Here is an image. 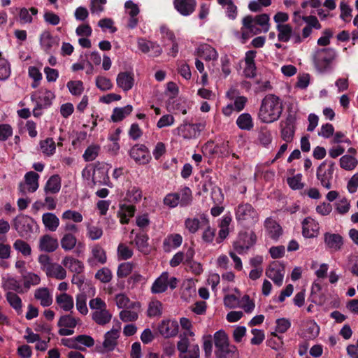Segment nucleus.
Returning a JSON list of instances; mask_svg holds the SVG:
<instances>
[{
    "instance_id": "13",
    "label": "nucleus",
    "mask_w": 358,
    "mask_h": 358,
    "mask_svg": "<svg viewBox=\"0 0 358 358\" xmlns=\"http://www.w3.org/2000/svg\"><path fill=\"white\" fill-rule=\"evenodd\" d=\"M179 358H199L200 348L198 344L190 345L185 338L177 342Z\"/></svg>"
},
{
    "instance_id": "52",
    "label": "nucleus",
    "mask_w": 358,
    "mask_h": 358,
    "mask_svg": "<svg viewBox=\"0 0 358 358\" xmlns=\"http://www.w3.org/2000/svg\"><path fill=\"white\" fill-rule=\"evenodd\" d=\"M3 287L5 290H8V292L14 291L20 294L22 292L20 282L13 277H8V278L3 281Z\"/></svg>"
},
{
    "instance_id": "34",
    "label": "nucleus",
    "mask_w": 358,
    "mask_h": 358,
    "mask_svg": "<svg viewBox=\"0 0 358 358\" xmlns=\"http://www.w3.org/2000/svg\"><path fill=\"white\" fill-rule=\"evenodd\" d=\"M320 333V327L313 320L307 321L302 331L301 336L306 340H313Z\"/></svg>"
},
{
    "instance_id": "57",
    "label": "nucleus",
    "mask_w": 358,
    "mask_h": 358,
    "mask_svg": "<svg viewBox=\"0 0 358 358\" xmlns=\"http://www.w3.org/2000/svg\"><path fill=\"white\" fill-rule=\"evenodd\" d=\"M95 84L101 91H108L113 88V85L110 79L103 76H98L95 80Z\"/></svg>"
},
{
    "instance_id": "3",
    "label": "nucleus",
    "mask_w": 358,
    "mask_h": 358,
    "mask_svg": "<svg viewBox=\"0 0 358 358\" xmlns=\"http://www.w3.org/2000/svg\"><path fill=\"white\" fill-rule=\"evenodd\" d=\"M243 28L248 29L251 35H257L262 32L268 31L270 24V16L263 13L255 17L247 15L242 20Z\"/></svg>"
},
{
    "instance_id": "60",
    "label": "nucleus",
    "mask_w": 358,
    "mask_h": 358,
    "mask_svg": "<svg viewBox=\"0 0 358 358\" xmlns=\"http://www.w3.org/2000/svg\"><path fill=\"white\" fill-rule=\"evenodd\" d=\"M112 271L107 267L99 269L95 274V278L103 283L109 282L112 280Z\"/></svg>"
},
{
    "instance_id": "33",
    "label": "nucleus",
    "mask_w": 358,
    "mask_h": 358,
    "mask_svg": "<svg viewBox=\"0 0 358 358\" xmlns=\"http://www.w3.org/2000/svg\"><path fill=\"white\" fill-rule=\"evenodd\" d=\"M217 358H238L239 354L236 347L228 343L223 348L215 350Z\"/></svg>"
},
{
    "instance_id": "24",
    "label": "nucleus",
    "mask_w": 358,
    "mask_h": 358,
    "mask_svg": "<svg viewBox=\"0 0 358 358\" xmlns=\"http://www.w3.org/2000/svg\"><path fill=\"white\" fill-rule=\"evenodd\" d=\"M62 264L74 274H80L85 269L83 262L71 255L65 256L62 260Z\"/></svg>"
},
{
    "instance_id": "12",
    "label": "nucleus",
    "mask_w": 358,
    "mask_h": 358,
    "mask_svg": "<svg viewBox=\"0 0 358 358\" xmlns=\"http://www.w3.org/2000/svg\"><path fill=\"white\" fill-rule=\"evenodd\" d=\"M43 259L48 261V257H41L40 261L43 262ZM44 269L48 277L55 278L58 280H62L67 276V272L62 264L55 262H48L43 264Z\"/></svg>"
},
{
    "instance_id": "49",
    "label": "nucleus",
    "mask_w": 358,
    "mask_h": 358,
    "mask_svg": "<svg viewBox=\"0 0 358 358\" xmlns=\"http://www.w3.org/2000/svg\"><path fill=\"white\" fill-rule=\"evenodd\" d=\"M61 180L59 176H52L46 182L45 191L52 194H55L60 190Z\"/></svg>"
},
{
    "instance_id": "9",
    "label": "nucleus",
    "mask_w": 358,
    "mask_h": 358,
    "mask_svg": "<svg viewBox=\"0 0 358 358\" xmlns=\"http://www.w3.org/2000/svg\"><path fill=\"white\" fill-rule=\"evenodd\" d=\"M335 59V52L331 48L317 50L313 56V62L316 69L324 72L330 68L331 64Z\"/></svg>"
},
{
    "instance_id": "1",
    "label": "nucleus",
    "mask_w": 358,
    "mask_h": 358,
    "mask_svg": "<svg viewBox=\"0 0 358 358\" xmlns=\"http://www.w3.org/2000/svg\"><path fill=\"white\" fill-rule=\"evenodd\" d=\"M282 111V100L274 94H267L261 101L257 118L262 123L271 124L280 119Z\"/></svg>"
},
{
    "instance_id": "29",
    "label": "nucleus",
    "mask_w": 358,
    "mask_h": 358,
    "mask_svg": "<svg viewBox=\"0 0 358 358\" xmlns=\"http://www.w3.org/2000/svg\"><path fill=\"white\" fill-rule=\"evenodd\" d=\"M266 233L272 239H278L282 234L280 225L271 217H267L264 223Z\"/></svg>"
},
{
    "instance_id": "45",
    "label": "nucleus",
    "mask_w": 358,
    "mask_h": 358,
    "mask_svg": "<svg viewBox=\"0 0 358 358\" xmlns=\"http://www.w3.org/2000/svg\"><path fill=\"white\" fill-rule=\"evenodd\" d=\"M278 39L281 42H288L292 36V27L290 24L276 25Z\"/></svg>"
},
{
    "instance_id": "25",
    "label": "nucleus",
    "mask_w": 358,
    "mask_h": 358,
    "mask_svg": "<svg viewBox=\"0 0 358 358\" xmlns=\"http://www.w3.org/2000/svg\"><path fill=\"white\" fill-rule=\"evenodd\" d=\"M40 45L45 52L50 53L58 47L59 41L50 31H45L40 36Z\"/></svg>"
},
{
    "instance_id": "27",
    "label": "nucleus",
    "mask_w": 358,
    "mask_h": 358,
    "mask_svg": "<svg viewBox=\"0 0 358 358\" xmlns=\"http://www.w3.org/2000/svg\"><path fill=\"white\" fill-rule=\"evenodd\" d=\"M256 55L257 52L255 50H249L245 52L243 73L248 78H253L256 75V65L255 63Z\"/></svg>"
},
{
    "instance_id": "55",
    "label": "nucleus",
    "mask_w": 358,
    "mask_h": 358,
    "mask_svg": "<svg viewBox=\"0 0 358 358\" xmlns=\"http://www.w3.org/2000/svg\"><path fill=\"white\" fill-rule=\"evenodd\" d=\"M272 139L273 137L271 131L266 127L261 128L258 134V141L259 143L264 147H267L271 143Z\"/></svg>"
},
{
    "instance_id": "23",
    "label": "nucleus",
    "mask_w": 358,
    "mask_h": 358,
    "mask_svg": "<svg viewBox=\"0 0 358 358\" xmlns=\"http://www.w3.org/2000/svg\"><path fill=\"white\" fill-rule=\"evenodd\" d=\"M196 55L206 61H215L218 58L217 50L210 45L201 43L198 45L195 50Z\"/></svg>"
},
{
    "instance_id": "36",
    "label": "nucleus",
    "mask_w": 358,
    "mask_h": 358,
    "mask_svg": "<svg viewBox=\"0 0 358 358\" xmlns=\"http://www.w3.org/2000/svg\"><path fill=\"white\" fill-rule=\"evenodd\" d=\"M24 178V188H26L27 190L29 192H34L38 188V179L39 175L34 171H29L27 172Z\"/></svg>"
},
{
    "instance_id": "43",
    "label": "nucleus",
    "mask_w": 358,
    "mask_h": 358,
    "mask_svg": "<svg viewBox=\"0 0 358 358\" xmlns=\"http://www.w3.org/2000/svg\"><path fill=\"white\" fill-rule=\"evenodd\" d=\"M92 258L89 263L97 262L103 264L106 262L107 257L105 250L99 245H95L92 248Z\"/></svg>"
},
{
    "instance_id": "5",
    "label": "nucleus",
    "mask_w": 358,
    "mask_h": 358,
    "mask_svg": "<svg viewBox=\"0 0 358 358\" xmlns=\"http://www.w3.org/2000/svg\"><path fill=\"white\" fill-rule=\"evenodd\" d=\"M236 222L245 226H252L259 220L257 210L249 203H241L234 210Z\"/></svg>"
},
{
    "instance_id": "18",
    "label": "nucleus",
    "mask_w": 358,
    "mask_h": 358,
    "mask_svg": "<svg viewBox=\"0 0 358 358\" xmlns=\"http://www.w3.org/2000/svg\"><path fill=\"white\" fill-rule=\"evenodd\" d=\"M79 322V319L71 315H65L59 319L57 325L59 327V334L61 336H70L74 333L73 329Z\"/></svg>"
},
{
    "instance_id": "20",
    "label": "nucleus",
    "mask_w": 358,
    "mask_h": 358,
    "mask_svg": "<svg viewBox=\"0 0 358 358\" xmlns=\"http://www.w3.org/2000/svg\"><path fill=\"white\" fill-rule=\"evenodd\" d=\"M136 207L134 204H128L120 202L117 211V216L122 224H128L130 220L134 216L136 213Z\"/></svg>"
},
{
    "instance_id": "35",
    "label": "nucleus",
    "mask_w": 358,
    "mask_h": 358,
    "mask_svg": "<svg viewBox=\"0 0 358 358\" xmlns=\"http://www.w3.org/2000/svg\"><path fill=\"white\" fill-rule=\"evenodd\" d=\"M58 248V241L50 235L43 236L40 238L39 248L42 251L51 252Z\"/></svg>"
},
{
    "instance_id": "16",
    "label": "nucleus",
    "mask_w": 358,
    "mask_h": 358,
    "mask_svg": "<svg viewBox=\"0 0 358 358\" xmlns=\"http://www.w3.org/2000/svg\"><path fill=\"white\" fill-rule=\"evenodd\" d=\"M55 98V93L45 88H41L31 95V99L36 103L37 107L40 108L49 107Z\"/></svg>"
},
{
    "instance_id": "17",
    "label": "nucleus",
    "mask_w": 358,
    "mask_h": 358,
    "mask_svg": "<svg viewBox=\"0 0 358 358\" xmlns=\"http://www.w3.org/2000/svg\"><path fill=\"white\" fill-rule=\"evenodd\" d=\"M266 275L278 287L283 282L285 266L279 262H272L266 270Z\"/></svg>"
},
{
    "instance_id": "46",
    "label": "nucleus",
    "mask_w": 358,
    "mask_h": 358,
    "mask_svg": "<svg viewBox=\"0 0 358 358\" xmlns=\"http://www.w3.org/2000/svg\"><path fill=\"white\" fill-rule=\"evenodd\" d=\"M115 301L118 308H127L129 307H137L138 302L131 301L129 297L124 294H118L115 296Z\"/></svg>"
},
{
    "instance_id": "42",
    "label": "nucleus",
    "mask_w": 358,
    "mask_h": 358,
    "mask_svg": "<svg viewBox=\"0 0 358 358\" xmlns=\"http://www.w3.org/2000/svg\"><path fill=\"white\" fill-rule=\"evenodd\" d=\"M42 221L45 228L50 231H55L59 225V218L52 213H44Z\"/></svg>"
},
{
    "instance_id": "6",
    "label": "nucleus",
    "mask_w": 358,
    "mask_h": 358,
    "mask_svg": "<svg viewBox=\"0 0 358 358\" xmlns=\"http://www.w3.org/2000/svg\"><path fill=\"white\" fill-rule=\"evenodd\" d=\"M120 325L113 327L110 330L106 331L103 335L102 344L96 346V351L99 354H106L113 351L118 344V339L120 336Z\"/></svg>"
},
{
    "instance_id": "61",
    "label": "nucleus",
    "mask_w": 358,
    "mask_h": 358,
    "mask_svg": "<svg viewBox=\"0 0 358 358\" xmlns=\"http://www.w3.org/2000/svg\"><path fill=\"white\" fill-rule=\"evenodd\" d=\"M78 345L80 347L79 350H85V347L90 348L94 345V338L88 335H79L76 337Z\"/></svg>"
},
{
    "instance_id": "10",
    "label": "nucleus",
    "mask_w": 358,
    "mask_h": 358,
    "mask_svg": "<svg viewBox=\"0 0 358 358\" xmlns=\"http://www.w3.org/2000/svg\"><path fill=\"white\" fill-rule=\"evenodd\" d=\"M257 241V236L252 231L240 233L237 240L234 243V250L240 255L246 253Z\"/></svg>"
},
{
    "instance_id": "8",
    "label": "nucleus",
    "mask_w": 358,
    "mask_h": 358,
    "mask_svg": "<svg viewBox=\"0 0 358 358\" xmlns=\"http://www.w3.org/2000/svg\"><path fill=\"white\" fill-rule=\"evenodd\" d=\"M335 170V163L325 160L317 169L316 176L321 185L329 189L331 188V180Z\"/></svg>"
},
{
    "instance_id": "40",
    "label": "nucleus",
    "mask_w": 358,
    "mask_h": 358,
    "mask_svg": "<svg viewBox=\"0 0 358 358\" xmlns=\"http://www.w3.org/2000/svg\"><path fill=\"white\" fill-rule=\"evenodd\" d=\"M140 308L141 304L138 302V306L136 308L129 307L128 309L124 308L119 314L120 320L124 322L136 321L138 317Z\"/></svg>"
},
{
    "instance_id": "62",
    "label": "nucleus",
    "mask_w": 358,
    "mask_h": 358,
    "mask_svg": "<svg viewBox=\"0 0 358 358\" xmlns=\"http://www.w3.org/2000/svg\"><path fill=\"white\" fill-rule=\"evenodd\" d=\"M62 219L65 221L72 220L74 222L80 223L83 220V217L82 214L78 211L67 210L62 213Z\"/></svg>"
},
{
    "instance_id": "58",
    "label": "nucleus",
    "mask_w": 358,
    "mask_h": 358,
    "mask_svg": "<svg viewBox=\"0 0 358 358\" xmlns=\"http://www.w3.org/2000/svg\"><path fill=\"white\" fill-rule=\"evenodd\" d=\"M180 195V203L181 206H186L190 204L192 200V191L187 187H184L177 192Z\"/></svg>"
},
{
    "instance_id": "48",
    "label": "nucleus",
    "mask_w": 358,
    "mask_h": 358,
    "mask_svg": "<svg viewBox=\"0 0 358 358\" xmlns=\"http://www.w3.org/2000/svg\"><path fill=\"white\" fill-rule=\"evenodd\" d=\"M40 148L41 152L46 156H52L56 150V145L53 138H47L40 141Z\"/></svg>"
},
{
    "instance_id": "54",
    "label": "nucleus",
    "mask_w": 358,
    "mask_h": 358,
    "mask_svg": "<svg viewBox=\"0 0 358 358\" xmlns=\"http://www.w3.org/2000/svg\"><path fill=\"white\" fill-rule=\"evenodd\" d=\"M215 350L223 348L224 345L229 343L227 334L224 330H219L213 336Z\"/></svg>"
},
{
    "instance_id": "19",
    "label": "nucleus",
    "mask_w": 358,
    "mask_h": 358,
    "mask_svg": "<svg viewBox=\"0 0 358 358\" xmlns=\"http://www.w3.org/2000/svg\"><path fill=\"white\" fill-rule=\"evenodd\" d=\"M302 235L306 238H313L320 234V224L315 219L307 217L301 222Z\"/></svg>"
},
{
    "instance_id": "31",
    "label": "nucleus",
    "mask_w": 358,
    "mask_h": 358,
    "mask_svg": "<svg viewBox=\"0 0 358 358\" xmlns=\"http://www.w3.org/2000/svg\"><path fill=\"white\" fill-rule=\"evenodd\" d=\"M34 299L39 301L43 307H48L52 305V296L47 287H39L34 292Z\"/></svg>"
},
{
    "instance_id": "56",
    "label": "nucleus",
    "mask_w": 358,
    "mask_h": 358,
    "mask_svg": "<svg viewBox=\"0 0 358 358\" xmlns=\"http://www.w3.org/2000/svg\"><path fill=\"white\" fill-rule=\"evenodd\" d=\"M100 151V146L96 144L90 145L85 150L83 157L86 162H91L94 160L99 155Z\"/></svg>"
},
{
    "instance_id": "59",
    "label": "nucleus",
    "mask_w": 358,
    "mask_h": 358,
    "mask_svg": "<svg viewBox=\"0 0 358 358\" xmlns=\"http://www.w3.org/2000/svg\"><path fill=\"white\" fill-rule=\"evenodd\" d=\"M162 313V303L158 300L150 302L148 308V315L150 317L159 316Z\"/></svg>"
},
{
    "instance_id": "22",
    "label": "nucleus",
    "mask_w": 358,
    "mask_h": 358,
    "mask_svg": "<svg viewBox=\"0 0 358 358\" xmlns=\"http://www.w3.org/2000/svg\"><path fill=\"white\" fill-rule=\"evenodd\" d=\"M135 82L134 75L132 72H120L116 78V84L124 92H128L132 89Z\"/></svg>"
},
{
    "instance_id": "38",
    "label": "nucleus",
    "mask_w": 358,
    "mask_h": 358,
    "mask_svg": "<svg viewBox=\"0 0 358 358\" xmlns=\"http://www.w3.org/2000/svg\"><path fill=\"white\" fill-rule=\"evenodd\" d=\"M217 3L224 10L226 16L231 20L236 18L238 15V8L232 0H217Z\"/></svg>"
},
{
    "instance_id": "44",
    "label": "nucleus",
    "mask_w": 358,
    "mask_h": 358,
    "mask_svg": "<svg viewBox=\"0 0 358 358\" xmlns=\"http://www.w3.org/2000/svg\"><path fill=\"white\" fill-rule=\"evenodd\" d=\"M236 124L242 130H250L253 128L252 116L247 113L240 115L236 120Z\"/></svg>"
},
{
    "instance_id": "39",
    "label": "nucleus",
    "mask_w": 358,
    "mask_h": 358,
    "mask_svg": "<svg viewBox=\"0 0 358 358\" xmlns=\"http://www.w3.org/2000/svg\"><path fill=\"white\" fill-rule=\"evenodd\" d=\"M133 110L131 105H127L124 107H117L113 110L110 120L113 122H118L123 120L127 116L131 114Z\"/></svg>"
},
{
    "instance_id": "14",
    "label": "nucleus",
    "mask_w": 358,
    "mask_h": 358,
    "mask_svg": "<svg viewBox=\"0 0 358 358\" xmlns=\"http://www.w3.org/2000/svg\"><path fill=\"white\" fill-rule=\"evenodd\" d=\"M157 331L165 338H174L179 333V324L174 319H164L159 323Z\"/></svg>"
},
{
    "instance_id": "26",
    "label": "nucleus",
    "mask_w": 358,
    "mask_h": 358,
    "mask_svg": "<svg viewBox=\"0 0 358 358\" xmlns=\"http://www.w3.org/2000/svg\"><path fill=\"white\" fill-rule=\"evenodd\" d=\"M208 224V219L205 215L199 217H188L185 220V227L191 234H195L204 225Z\"/></svg>"
},
{
    "instance_id": "63",
    "label": "nucleus",
    "mask_w": 358,
    "mask_h": 358,
    "mask_svg": "<svg viewBox=\"0 0 358 358\" xmlns=\"http://www.w3.org/2000/svg\"><path fill=\"white\" fill-rule=\"evenodd\" d=\"M40 281V277L36 273L31 272L24 273V287L29 288L32 285H37Z\"/></svg>"
},
{
    "instance_id": "4",
    "label": "nucleus",
    "mask_w": 358,
    "mask_h": 358,
    "mask_svg": "<svg viewBox=\"0 0 358 358\" xmlns=\"http://www.w3.org/2000/svg\"><path fill=\"white\" fill-rule=\"evenodd\" d=\"M89 306L92 311V319L97 324L104 326L110 322L112 314L104 300L99 297L92 299L89 301Z\"/></svg>"
},
{
    "instance_id": "51",
    "label": "nucleus",
    "mask_w": 358,
    "mask_h": 358,
    "mask_svg": "<svg viewBox=\"0 0 358 358\" xmlns=\"http://www.w3.org/2000/svg\"><path fill=\"white\" fill-rule=\"evenodd\" d=\"M238 308H241L246 313H251L254 311L255 308V301L249 296V295L245 294L239 299Z\"/></svg>"
},
{
    "instance_id": "32",
    "label": "nucleus",
    "mask_w": 358,
    "mask_h": 358,
    "mask_svg": "<svg viewBox=\"0 0 358 358\" xmlns=\"http://www.w3.org/2000/svg\"><path fill=\"white\" fill-rule=\"evenodd\" d=\"M182 237L179 234H172L168 235L163 241V248L164 251L170 252L181 245Z\"/></svg>"
},
{
    "instance_id": "11",
    "label": "nucleus",
    "mask_w": 358,
    "mask_h": 358,
    "mask_svg": "<svg viewBox=\"0 0 358 358\" xmlns=\"http://www.w3.org/2000/svg\"><path fill=\"white\" fill-rule=\"evenodd\" d=\"M206 124L203 122L197 124L185 123L175 130L176 134L185 139H192L197 137L201 131L203 130Z\"/></svg>"
},
{
    "instance_id": "7",
    "label": "nucleus",
    "mask_w": 358,
    "mask_h": 358,
    "mask_svg": "<svg viewBox=\"0 0 358 358\" xmlns=\"http://www.w3.org/2000/svg\"><path fill=\"white\" fill-rule=\"evenodd\" d=\"M178 280L176 277L171 276L169 273L163 272L152 283L150 291L152 294L165 292L168 288L174 289L178 285Z\"/></svg>"
},
{
    "instance_id": "30",
    "label": "nucleus",
    "mask_w": 358,
    "mask_h": 358,
    "mask_svg": "<svg viewBox=\"0 0 358 358\" xmlns=\"http://www.w3.org/2000/svg\"><path fill=\"white\" fill-rule=\"evenodd\" d=\"M55 302L58 307L65 312L71 311L74 307L73 298L67 293L57 294Z\"/></svg>"
},
{
    "instance_id": "53",
    "label": "nucleus",
    "mask_w": 358,
    "mask_h": 358,
    "mask_svg": "<svg viewBox=\"0 0 358 358\" xmlns=\"http://www.w3.org/2000/svg\"><path fill=\"white\" fill-rule=\"evenodd\" d=\"M66 87L73 96H79L84 92V85L81 80H70Z\"/></svg>"
},
{
    "instance_id": "2",
    "label": "nucleus",
    "mask_w": 358,
    "mask_h": 358,
    "mask_svg": "<svg viewBox=\"0 0 358 358\" xmlns=\"http://www.w3.org/2000/svg\"><path fill=\"white\" fill-rule=\"evenodd\" d=\"M110 169V164L96 162L86 166L82 171V176L86 180H92L94 185H106L113 187V184L108 176Z\"/></svg>"
},
{
    "instance_id": "15",
    "label": "nucleus",
    "mask_w": 358,
    "mask_h": 358,
    "mask_svg": "<svg viewBox=\"0 0 358 358\" xmlns=\"http://www.w3.org/2000/svg\"><path fill=\"white\" fill-rule=\"evenodd\" d=\"M130 157L140 165L150 162L151 155L148 148L143 144H136L129 150Z\"/></svg>"
},
{
    "instance_id": "64",
    "label": "nucleus",
    "mask_w": 358,
    "mask_h": 358,
    "mask_svg": "<svg viewBox=\"0 0 358 358\" xmlns=\"http://www.w3.org/2000/svg\"><path fill=\"white\" fill-rule=\"evenodd\" d=\"M6 299L10 306L18 311L21 309L22 301L17 292H8L6 294Z\"/></svg>"
},
{
    "instance_id": "37",
    "label": "nucleus",
    "mask_w": 358,
    "mask_h": 358,
    "mask_svg": "<svg viewBox=\"0 0 358 358\" xmlns=\"http://www.w3.org/2000/svg\"><path fill=\"white\" fill-rule=\"evenodd\" d=\"M294 133L295 125L294 120L287 119L285 123V125L282 127L280 131L281 138L286 143H290L294 138Z\"/></svg>"
},
{
    "instance_id": "47",
    "label": "nucleus",
    "mask_w": 358,
    "mask_h": 358,
    "mask_svg": "<svg viewBox=\"0 0 358 358\" xmlns=\"http://www.w3.org/2000/svg\"><path fill=\"white\" fill-rule=\"evenodd\" d=\"M61 247L65 251L72 250L76 245L77 238L71 233L65 234L60 240Z\"/></svg>"
},
{
    "instance_id": "50",
    "label": "nucleus",
    "mask_w": 358,
    "mask_h": 358,
    "mask_svg": "<svg viewBox=\"0 0 358 358\" xmlns=\"http://www.w3.org/2000/svg\"><path fill=\"white\" fill-rule=\"evenodd\" d=\"M339 164L342 169L346 171H352L357 166L358 161L355 157L345 155L340 158Z\"/></svg>"
},
{
    "instance_id": "41",
    "label": "nucleus",
    "mask_w": 358,
    "mask_h": 358,
    "mask_svg": "<svg viewBox=\"0 0 358 358\" xmlns=\"http://www.w3.org/2000/svg\"><path fill=\"white\" fill-rule=\"evenodd\" d=\"M142 198L141 189L137 186H131L127 190L124 201L133 204L140 202Z\"/></svg>"
},
{
    "instance_id": "28",
    "label": "nucleus",
    "mask_w": 358,
    "mask_h": 358,
    "mask_svg": "<svg viewBox=\"0 0 358 358\" xmlns=\"http://www.w3.org/2000/svg\"><path fill=\"white\" fill-rule=\"evenodd\" d=\"M196 5V0H174L175 8L184 16L192 14Z\"/></svg>"
},
{
    "instance_id": "21",
    "label": "nucleus",
    "mask_w": 358,
    "mask_h": 358,
    "mask_svg": "<svg viewBox=\"0 0 358 358\" xmlns=\"http://www.w3.org/2000/svg\"><path fill=\"white\" fill-rule=\"evenodd\" d=\"M324 242L326 248L333 252L340 250L343 245L342 236L338 234L331 232L324 234Z\"/></svg>"
}]
</instances>
